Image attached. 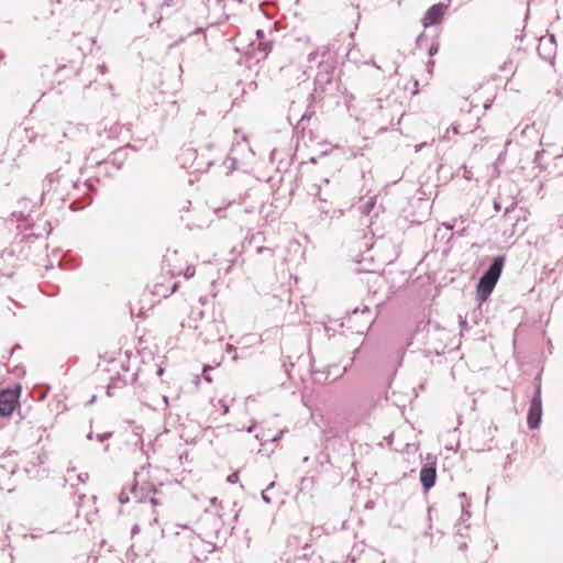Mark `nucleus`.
<instances>
[{"label":"nucleus","instance_id":"1","mask_svg":"<svg viewBox=\"0 0 563 563\" xmlns=\"http://www.w3.org/2000/svg\"><path fill=\"white\" fill-rule=\"evenodd\" d=\"M309 63H317L318 71L314 78L313 91L310 95L316 102L333 96L338 89V81L334 77L335 66L329 57V47L321 46L308 54Z\"/></svg>","mask_w":563,"mask_h":563},{"label":"nucleus","instance_id":"2","mask_svg":"<svg viewBox=\"0 0 563 563\" xmlns=\"http://www.w3.org/2000/svg\"><path fill=\"white\" fill-rule=\"evenodd\" d=\"M42 199L43 197L40 198V202H36L29 198H22L18 202V209L12 212V218L18 222L16 229L22 233V240L37 239L44 233L52 232V227L47 221H44L42 227L37 223Z\"/></svg>","mask_w":563,"mask_h":563},{"label":"nucleus","instance_id":"3","mask_svg":"<svg viewBox=\"0 0 563 563\" xmlns=\"http://www.w3.org/2000/svg\"><path fill=\"white\" fill-rule=\"evenodd\" d=\"M46 181L49 187L47 190L54 189L62 199L65 196H70L80 186L77 168L69 164L49 174Z\"/></svg>","mask_w":563,"mask_h":563},{"label":"nucleus","instance_id":"4","mask_svg":"<svg viewBox=\"0 0 563 563\" xmlns=\"http://www.w3.org/2000/svg\"><path fill=\"white\" fill-rule=\"evenodd\" d=\"M223 529V520L219 511L207 510L199 520L198 532L206 537L207 551L218 548V540Z\"/></svg>","mask_w":563,"mask_h":563},{"label":"nucleus","instance_id":"5","mask_svg":"<svg viewBox=\"0 0 563 563\" xmlns=\"http://www.w3.org/2000/svg\"><path fill=\"white\" fill-rule=\"evenodd\" d=\"M506 257L504 255L497 256L493 260L488 269L479 278L476 287V298L479 302L488 299L493 292L505 265Z\"/></svg>","mask_w":563,"mask_h":563},{"label":"nucleus","instance_id":"6","mask_svg":"<svg viewBox=\"0 0 563 563\" xmlns=\"http://www.w3.org/2000/svg\"><path fill=\"white\" fill-rule=\"evenodd\" d=\"M200 322L192 325L198 332V336L206 343L220 342L225 332V324L222 319L205 318L202 311H199ZM191 327V324H189Z\"/></svg>","mask_w":563,"mask_h":563},{"label":"nucleus","instance_id":"7","mask_svg":"<svg viewBox=\"0 0 563 563\" xmlns=\"http://www.w3.org/2000/svg\"><path fill=\"white\" fill-rule=\"evenodd\" d=\"M536 391L530 401V408L527 416L528 427L533 430L539 428L542 417V399H541V379L537 377L534 379Z\"/></svg>","mask_w":563,"mask_h":563},{"label":"nucleus","instance_id":"8","mask_svg":"<svg viewBox=\"0 0 563 563\" xmlns=\"http://www.w3.org/2000/svg\"><path fill=\"white\" fill-rule=\"evenodd\" d=\"M374 321L375 316L367 306L355 308L349 317V322L354 324L356 332L361 334L366 333Z\"/></svg>","mask_w":563,"mask_h":563},{"label":"nucleus","instance_id":"9","mask_svg":"<svg viewBox=\"0 0 563 563\" xmlns=\"http://www.w3.org/2000/svg\"><path fill=\"white\" fill-rule=\"evenodd\" d=\"M19 389H4L0 391V418L12 415L19 402Z\"/></svg>","mask_w":563,"mask_h":563},{"label":"nucleus","instance_id":"10","mask_svg":"<svg viewBox=\"0 0 563 563\" xmlns=\"http://www.w3.org/2000/svg\"><path fill=\"white\" fill-rule=\"evenodd\" d=\"M178 161L183 168L189 169L192 173H203V165L197 166V150L191 146H185L178 154Z\"/></svg>","mask_w":563,"mask_h":563},{"label":"nucleus","instance_id":"11","mask_svg":"<svg viewBox=\"0 0 563 563\" xmlns=\"http://www.w3.org/2000/svg\"><path fill=\"white\" fill-rule=\"evenodd\" d=\"M156 499L151 498L148 505H144L139 510V521L143 527L153 528L158 525V514L156 511Z\"/></svg>","mask_w":563,"mask_h":563},{"label":"nucleus","instance_id":"12","mask_svg":"<svg viewBox=\"0 0 563 563\" xmlns=\"http://www.w3.org/2000/svg\"><path fill=\"white\" fill-rule=\"evenodd\" d=\"M446 10H448V7L443 3H435V4L431 5L427 10V12L422 19L423 26L429 27V26L439 24L443 20V16H444Z\"/></svg>","mask_w":563,"mask_h":563},{"label":"nucleus","instance_id":"13","mask_svg":"<svg viewBox=\"0 0 563 563\" xmlns=\"http://www.w3.org/2000/svg\"><path fill=\"white\" fill-rule=\"evenodd\" d=\"M538 54L547 62L552 63L555 57L556 43L553 35L544 36L539 40Z\"/></svg>","mask_w":563,"mask_h":563},{"label":"nucleus","instance_id":"14","mask_svg":"<svg viewBox=\"0 0 563 563\" xmlns=\"http://www.w3.org/2000/svg\"><path fill=\"white\" fill-rule=\"evenodd\" d=\"M216 147L213 145H208L201 150V152L197 151V159L195 163L197 166L203 165V173L207 172L212 164L216 163L218 158H221L222 155H216Z\"/></svg>","mask_w":563,"mask_h":563},{"label":"nucleus","instance_id":"15","mask_svg":"<svg viewBox=\"0 0 563 563\" xmlns=\"http://www.w3.org/2000/svg\"><path fill=\"white\" fill-rule=\"evenodd\" d=\"M205 543H206V537H203L199 532L195 533L190 538L189 545L191 549V553L198 561L206 559L209 553L213 552V551H207Z\"/></svg>","mask_w":563,"mask_h":563},{"label":"nucleus","instance_id":"16","mask_svg":"<svg viewBox=\"0 0 563 563\" xmlns=\"http://www.w3.org/2000/svg\"><path fill=\"white\" fill-rule=\"evenodd\" d=\"M437 479L435 463L423 465L420 470V482L426 492L431 489Z\"/></svg>","mask_w":563,"mask_h":563},{"label":"nucleus","instance_id":"17","mask_svg":"<svg viewBox=\"0 0 563 563\" xmlns=\"http://www.w3.org/2000/svg\"><path fill=\"white\" fill-rule=\"evenodd\" d=\"M121 152H115L113 156L99 163V169L109 173L110 170H119L123 165V159L120 157Z\"/></svg>","mask_w":563,"mask_h":563},{"label":"nucleus","instance_id":"18","mask_svg":"<svg viewBox=\"0 0 563 563\" xmlns=\"http://www.w3.org/2000/svg\"><path fill=\"white\" fill-rule=\"evenodd\" d=\"M473 128L463 129L462 124L460 122H454L451 124V126L446 130V132L443 134L442 139L444 141H450L451 136L450 133L452 132L454 135L457 134H466L468 132H472Z\"/></svg>","mask_w":563,"mask_h":563},{"label":"nucleus","instance_id":"19","mask_svg":"<svg viewBox=\"0 0 563 563\" xmlns=\"http://www.w3.org/2000/svg\"><path fill=\"white\" fill-rule=\"evenodd\" d=\"M375 203H376V200L374 197H371L368 200H366L364 203H362L358 207L361 214L365 216V217L369 216V213L372 212V210L375 207Z\"/></svg>","mask_w":563,"mask_h":563},{"label":"nucleus","instance_id":"20","mask_svg":"<svg viewBox=\"0 0 563 563\" xmlns=\"http://www.w3.org/2000/svg\"><path fill=\"white\" fill-rule=\"evenodd\" d=\"M273 42L269 40L258 41L257 49L262 54V58H265L268 53L272 51Z\"/></svg>","mask_w":563,"mask_h":563},{"label":"nucleus","instance_id":"21","mask_svg":"<svg viewBox=\"0 0 563 563\" xmlns=\"http://www.w3.org/2000/svg\"><path fill=\"white\" fill-rule=\"evenodd\" d=\"M369 64H372L373 66H375L377 69H379L382 71L389 73L390 75L397 74V70H398V65L396 63H393L391 65L384 67V66L377 65L374 59H371Z\"/></svg>","mask_w":563,"mask_h":563},{"label":"nucleus","instance_id":"22","mask_svg":"<svg viewBox=\"0 0 563 563\" xmlns=\"http://www.w3.org/2000/svg\"><path fill=\"white\" fill-rule=\"evenodd\" d=\"M274 486H275V483H274V482H272V483L266 487V489L262 492V499L264 500V503H266V504H271V503H272V499H271V497L268 496V494H267V493H268V490H269L271 488H273Z\"/></svg>","mask_w":563,"mask_h":563},{"label":"nucleus","instance_id":"23","mask_svg":"<svg viewBox=\"0 0 563 563\" xmlns=\"http://www.w3.org/2000/svg\"><path fill=\"white\" fill-rule=\"evenodd\" d=\"M312 375H313V377H314V380H316V382H318V383H323V382L325 383V382H328V380H329L328 375H325V376L322 378L323 373H321V372L312 371Z\"/></svg>","mask_w":563,"mask_h":563},{"label":"nucleus","instance_id":"24","mask_svg":"<svg viewBox=\"0 0 563 563\" xmlns=\"http://www.w3.org/2000/svg\"><path fill=\"white\" fill-rule=\"evenodd\" d=\"M256 252H257L258 254L268 253V257H269V258H273V257H274V250H273V249H269V247L260 246V247H257Z\"/></svg>","mask_w":563,"mask_h":563},{"label":"nucleus","instance_id":"25","mask_svg":"<svg viewBox=\"0 0 563 563\" xmlns=\"http://www.w3.org/2000/svg\"><path fill=\"white\" fill-rule=\"evenodd\" d=\"M112 437V432L98 433L96 435L97 441L103 442Z\"/></svg>","mask_w":563,"mask_h":563},{"label":"nucleus","instance_id":"26","mask_svg":"<svg viewBox=\"0 0 563 563\" xmlns=\"http://www.w3.org/2000/svg\"><path fill=\"white\" fill-rule=\"evenodd\" d=\"M217 404L223 408L222 415H227L229 412V404L225 399H218Z\"/></svg>","mask_w":563,"mask_h":563},{"label":"nucleus","instance_id":"27","mask_svg":"<svg viewBox=\"0 0 563 563\" xmlns=\"http://www.w3.org/2000/svg\"><path fill=\"white\" fill-rule=\"evenodd\" d=\"M130 498H129V495L128 493L123 489L120 494H119V501L121 504H126L129 503Z\"/></svg>","mask_w":563,"mask_h":563},{"label":"nucleus","instance_id":"28","mask_svg":"<svg viewBox=\"0 0 563 563\" xmlns=\"http://www.w3.org/2000/svg\"><path fill=\"white\" fill-rule=\"evenodd\" d=\"M239 481V473L238 472H234L232 474H230L227 478V482L230 483V484H235L236 482Z\"/></svg>","mask_w":563,"mask_h":563},{"label":"nucleus","instance_id":"29","mask_svg":"<svg viewBox=\"0 0 563 563\" xmlns=\"http://www.w3.org/2000/svg\"><path fill=\"white\" fill-rule=\"evenodd\" d=\"M195 272H196V269H195V267H194V266H188V267L186 268V271H185V274H184V275H185V277H186L187 279H189V278H191V277L195 275Z\"/></svg>","mask_w":563,"mask_h":563},{"label":"nucleus","instance_id":"30","mask_svg":"<svg viewBox=\"0 0 563 563\" xmlns=\"http://www.w3.org/2000/svg\"><path fill=\"white\" fill-rule=\"evenodd\" d=\"M385 109L382 100H376L374 103H373V110H377V111H383Z\"/></svg>","mask_w":563,"mask_h":563},{"label":"nucleus","instance_id":"31","mask_svg":"<svg viewBox=\"0 0 563 563\" xmlns=\"http://www.w3.org/2000/svg\"><path fill=\"white\" fill-rule=\"evenodd\" d=\"M224 210H225V208H214V209H213V212H214V214H216L219 219H221V218H225V217H227V216L224 214Z\"/></svg>","mask_w":563,"mask_h":563},{"label":"nucleus","instance_id":"32","mask_svg":"<svg viewBox=\"0 0 563 563\" xmlns=\"http://www.w3.org/2000/svg\"><path fill=\"white\" fill-rule=\"evenodd\" d=\"M130 492L135 496V498L141 500V496H139L137 483L133 484L130 488Z\"/></svg>","mask_w":563,"mask_h":563},{"label":"nucleus","instance_id":"33","mask_svg":"<svg viewBox=\"0 0 563 563\" xmlns=\"http://www.w3.org/2000/svg\"><path fill=\"white\" fill-rule=\"evenodd\" d=\"M142 527H143V526L141 525V522H140V521H139V522H136V523L132 527V530H131L132 534H136V533H139Z\"/></svg>","mask_w":563,"mask_h":563},{"label":"nucleus","instance_id":"34","mask_svg":"<svg viewBox=\"0 0 563 563\" xmlns=\"http://www.w3.org/2000/svg\"><path fill=\"white\" fill-rule=\"evenodd\" d=\"M82 186H84L85 188H87V190H89V191H93V190H95V188H93V186H92V184H91V180H86V181L82 184Z\"/></svg>","mask_w":563,"mask_h":563},{"label":"nucleus","instance_id":"35","mask_svg":"<svg viewBox=\"0 0 563 563\" xmlns=\"http://www.w3.org/2000/svg\"><path fill=\"white\" fill-rule=\"evenodd\" d=\"M209 369H211V366H207V365H206V366L203 367V375H205V379H206L207 382H209V383H210V382H211V377H210L209 375H207V372H208Z\"/></svg>","mask_w":563,"mask_h":563},{"label":"nucleus","instance_id":"36","mask_svg":"<svg viewBox=\"0 0 563 563\" xmlns=\"http://www.w3.org/2000/svg\"><path fill=\"white\" fill-rule=\"evenodd\" d=\"M256 36H257L258 41L266 40L265 38V33H264L263 30H256Z\"/></svg>","mask_w":563,"mask_h":563},{"label":"nucleus","instance_id":"37","mask_svg":"<svg viewBox=\"0 0 563 563\" xmlns=\"http://www.w3.org/2000/svg\"><path fill=\"white\" fill-rule=\"evenodd\" d=\"M98 70L100 74L104 75L108 70L107 66L104 64L98 65Z\"/></svg>","mask_w":563,"mask_h":563},{"label":"nucleus","instance_id":"38","mask_svg":"<svg viewBox=\"0 0 563 563\" xmlns=\"http://www.w3.org/2000/svg\"><path fill=\"white\" fill-rule=\"evenodd\" d=\"M437 52H438V45H432V46L430 47V49H429L430 55H433V54H434V53H437Z\"/></svg>","mask_w":563,"mask_h":563},{"label":"nucleus","instance_id":"39","mask_svg":"<svg viewBox=\"0 0 563 563\" xmlns=\"http://www.w3.org/2000/svg\"><path fill=\"white\" fill-rule=\"evenodd\" d=\"M88 477L87 474H79L78 475V479L81 482V483H85L86 478Z\"/></svg>","mask_w":563,"mask_h":563},{"label":"nucleus","instance_id":"40","mask_svg":"<svg viewBox=\"0 0 563 563\" xmlns=\"http://www.w3.org/2000/svg\"><path fill=\"white\" fill-rule=\"evenodd\" d=\"M210 503H211L212 506L216 507L218 505V498H216V497L211 498Z\"/></svg>","mask_w":563,"mask_h":563},{"label":"nucleus","instance_id":"41","mask_svg":"<svg viewBox=\"0 0 563 563\" xmlns=\"http://www.w3.org/2000/svg\"><path fill=\"white\" fill-rule=\"evenodd\" d=\"M542 154H543V151L537 152L534 161L541 159Z\"/></svg>","mask_w":563,"mask_h":563},{"label":"nucleus","instance_id":"42","mask_svg":"<svg viewBox=\"0 0 563 563\" xmlns=\"http://www.w3.org/2000/svg\"><path fill=\"white\" fill-rule=\"evenodd\" d=\"M227 351H228L229 353H231L232 351H234L233 345H231V344H229V343H228V344H227Z\"/></svg>","mask_w":563,"mask_h":563},{"label":"nucleus","instance_id":"43","mask_svg":"<svg viewBox=\"0 0 563 563\" xmlns=\"http://www.w3.org/2000/svg\"><path fill=\"white\" fill-rule=\"evenodd\" d=\"M309 118H310V115H308L307 113H305V114H302L301 120L309 119Z\"/></svg>","mask_w":563,"mask_h":563},{"label":"nucleus","instance_id":"44","mask_svg":"<svg viewBox=\"0 0 563 563\" xmlns=\"http://www.w3.org/2000/svg\"><path fill=\"white\" fill-rule=\"evenodd\" d=\"M459 496H460V498H466V494L465 493H461Z\"/></svg>","mask_w":563,"mask_h":563},{"label":"nucleus","instance_id":"45","mask_svg":"<svg viewBox=\"0 0 563 563\" xmlns=\"http://www.w3.org/2000/svg\"><path fill=\"white\" fill-rule=\"evenodd\" d=\"M87 438H88L89 440H91V439L93 438L92 432H90V433L87 435Z\"/></svg>","mask_w":563,"mask_h":563},{"label":"nucleus","instance_id":"46","mask_svg":"<svg viewBox=\"0 0 563 563\" xmlns=\"http://www.w3.org/2000/svg\"><path fill=\"white\" fill-rule=\"evenodd\" d=\"M466 506L468 507V506H470V503H466V505H465V504H462V508H463V509H464Z\"/></svg>","mask_w":563,"mask_h":563}]
</instances>
